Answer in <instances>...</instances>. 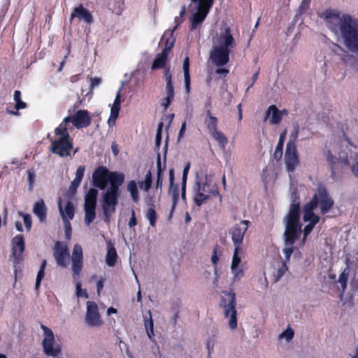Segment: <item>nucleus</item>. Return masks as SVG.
Instances as JSON below:
<instances>
[{
	"label": "nucleus",
	"instance_id": "nucleus-1",
	"mask_svg": "<svg viewBox=\"0 0 358 358\" xmlns=\"http://www.w3.org/2000/svg\"><path fill=\"white\" fill-rule=\"evenodd\" d=\"M327 28L340 39L350 52L358 54V18L329 8L320 15Z\"/></svg>",
	"mask_w": 358,
	"mask_h": 358
},
{
	"label": "nucleus",
	"instance_id": "nucleus-2",
	"mask_svg": "<svg viewBox=\"0 0 358 358\" xmlns=\"http://www.w3.org/2000/svg\"><path fill=\"white\" fill-rule=\"evenodd\" d=\"M93 185L101 190L110 187L103 194L102 210L104 220L108 222L112 214L115 211L117 204L118 190L124 182V175L116 171H109L106 166H100L92 173Z\"/></svg>",
	"mask_w": 358,
	"mask_h": 358
},
{
	"label": "nucleus",
	"instance_id": "nucleus-3",
	"mask_svg": "<svg viewBox=\"0 0 358 358\" xmlns=\"http://www.w3.org/2000/svg\"><path fill=\"white\" fill-rule=\"evenodd\" d=\"M334 203L333 199L327 190L324 188H320L313 199L304 206L303 220L304 222H308L309 223L304 227L303 240L306 239L320 220V217L315 214L314 209L318 207L320 213L326 214L332 208Z\"/></svg>",
	"mask_w": 358,
	"mask_h": 358
},
{
	"label": "nucleus",
	"instance_id": "nucleus-4",
	"mask_svg": "<svg viewBox=\"0 0 358 358\" xmlns=\"http://www.w3.org/2000/svg\"><path fill=\"white\" fill-rule=\"evenodd\" d=\"M285 230L284 232L285 248L282 253L285 261L288 262L293 252V244L301 233V224L299 222V204L291 206L289 213L284 218Z\"/></svg>",
	"mask_w": 358,
	"mask_h": 358
},
{
	"label": "nucleus",
	"instance_id": "nucleus-5",
	"mask_svg": "<svg viewBox=\"0 0 358 358\" xmlns=\"http://www.w3.org/2000/svg\"><path fill=\"white\" fill-rule=\"evenodd\" d=\"M192 190L193 201L199 207L219 196L218 187L213 174L196 173Z\"/></svg>",
	"mask_w": 358,
	"mask_h": 358
},
{
	"label": "nucleus",
	"instance_id": "nucleus-6",
	"mask_svg": "<svg viewBox=\"0 0 358 358\" xmlns=\"http://www.w3.org/2000/svg\"><path fill=\"white\" fill-rule=\"evenodd\" d=\"M71 129L72 127H65L64 123H60L55 129V137L51 140L50 146L52 153L58 155L61 157H66L70 155L73 143L68 130Z\"/></svg>",
	"mask_w": 358,
	"mask_h": 358
},
{
	"label": "nucleus",
	"instance_id": "nucleus-7",
	"mask_svg": "<svg viewBox=\"0 0 358 358\" xmlns=\"http://www.w3.org/2000/svg\"><path fill=\"white\" fill-rule=\"evenodd\" d=\"M174 43L175 38L172 32L165 31L160 40L161 45H164V48L160 54L157 55L156 58L153 61L152 65V70L165 67L168 55L173 47Z\"/></svg>",
	"mask_w": 358,
	"mask_h": 358
},
{
	"label": "nucleus",
	"instance_id": "nucleus-8",
	"mask_svg": "<svg viewBox=\"0 0 358 358\" xmlns=\"http://www.w3.org/2000/svg\"><path fill=\"white\" fill-rule=\"evenodd\" d=\"M192 1L196 6V10L190 19L189 29L192 31L196 29L205 20L213 5L214 0H192Z\"/></svg>",
	"mask_w": 358,
	"mask_h": 358
},
{
	"label": "nucleus",
	"instance_id": "nucleus-9",
	"mask_svg": "<svg viewBox=\"0 0 358 358\" xmlns=\"http://www.w3.org/2000/svg\"><path fill=\"white\" fill-rule=\"evenodd\" d=\"M222 303L224 317L229 319V327L231 329H235L237 327L235 294L226 292L223 296Z\"/></svg>",
	"mask_w": 358,
	"mask_h": 358
},
{
	"label": "nucleus",
	"instance_id": "nucleus-10",
	"mask_svg": "<svg viewBox=\"0 0 358 358\" xmlns=\"http://www.w3.org/2000/svg\"><path fill=\"white\" fill-rule=\"evenodd\" d=\"M98 191L94 188L89 189L85 197V223L91 224L96 217L95 208Z\"/></svg>",
	"mask_w": 358,
	"mask_h": 358
},
{
	"label": "nucleus",
	"instance_id": "nucleus-11",
	"mask_svg": "<svg viewBox=\"0 0 358 358\" xmlns=\"http://www.w3.org/2000/svg\"><path fill=\"white\" fill-rule=\"evenodd\" d=\"M213 46L230 51L236 46V41L229 27H224L213 38Z\"/></svg>",
	"mask_w": 358,
	"mask_h": 358
},
{
	"label": "nucleus",
	"instance_id": "nucleus-12",
	"mask_svg": "<svg viewBox=\"0 0 358 358\" xmlns=\"http://www.w3.org/2000/svg\"><path fill=\"white\" fill-rule=\"evenodd\" d=\"M85 322L88 327L92 328H99L103 324L98 306L94 301H88L86 303Z\"/></svg>",
	"mask_w": 358,
	"mask_h": 358
},
{
	"label": "nucleus",
	"instance_id": "nucleus-13",
	"mask_svg": "<svg viewBox=\"0 0 358 358\" xmlns=\"http://www.w3.org/2000/svg\"><path fill=\"white\" fill-rule=\"evenodd\" d=\"M71 122L77 129L88 127L91 123V117L87 110H79L74 115L66 117L61 123H64L65 127Z\"/></svg>",
	"mask_w": 358,
	"mask_h": 358
},
{
	"label": "nucleus",
	"instance_id": "nucleus-14",
	"mask_svg": "<svg viewBox=\"0 0 358 358\" xmlns=\"http://www.w3.org/2000/svg\"><path fill=\"white\" fill-rule=\"evenodd\" d=\"M44 338L43 339V348L44 352L48 356L55 357L60 352V347L55 345V336L52 331L45 325H41Z\"/></svg>",
	"mask_w": 358,
	"mask_h": 358
},
{
	"label": "nucleus",
	"instance_id": "nucleus-15",
	"mask_svg": "<svg viewBox=\"0 0 358 358\" xmlns=\"http://www.w3.org/2000/svg\"><path fill=\"white\" fill-rule=\"evenodd\" d=\"M12 258L13 259L15 273H17V265L22 261V253L24 251V241L22 235H17L11 241Z\"/></svg>",
	"mask_w": 358,
	"mask_h": 358
},
{
	"label": "nucleus",
	"instance_id": "nucleus-16",
	"mask_svg": "<svg viewBox=\"0 0 358 358\" xmlns=\"http://www.w3.org/2000/svg\"><path fill=\"white\" fill-rule=\"evenodd\" d=\"M248 220H243L234 224L229 230L235 247H241L246 231L248 229Z\"/></svg>",
	"mask_w": 358,
	"mask_h": 358
},
{
	"label": "nucleus",
	"instance_id": "nucleus-17",
	"mask_svg": "<svg viewBox=\"0 0 358 358\" xmlns=\"http://www.w3.org/2000/svg\"><path fill=\"white\" fill-rule=\"evenodd\" d=\"M286 169L289 173L293 172L299 165V157L296 145L287 143L285 154Z\"/></svg>",
	"mask_w": 358,
	"mask_h": 358
},
{
	"label": "nucleus",
	"instance_id": "nucleus-18",
	"mask_svg": "<svg viewBox=\"0 0 358 358\" xmlns=\"http://www.w3.org/2000/svg\"><path fill=\"white\" fill-rule=\"evenodd\" d=\"M53 255L58 266L66 267L69 257L68 246L66 243L57 241L53 249Z\"/></svg>",
	"mask_w": 358,
	"mask_h": 358
},
{
	"label": "nucleus",
	"instance_id": "nucleus-19",
	"mask_svg": "<svg viewBox=\"0 0 358 358\" xmlns=\"http://www.w3.org/2000/svg\"><path fill=\"white\" fill-rule=\"evenodd\" d=\"M287 110L285 109L280 110L278 109L275 105H271L267 108L264 120H268L271 124H278L282 117L287 115Z\"/></svg>",
	"mask_w": 358,
	"mask_h": 358
},
{
	"label": "nucleus",
	"instance_id": "nucleus-20",
	"mask_svg": "<svg viewBox=\"0 0 358 358\" xmlns=\"http://www.w3.org/2000/svg\"><path fill=\"white\" fill-rule=\"evenodd\" d=\"M229 52L230 51L227 50L213 46L210 52V59L215 65L217 66H224L229 61Z\"/></svg>",
	"mask_w": 358,
	"mask_h": 358
},
{
	"label": "nucleus",
	"instance_id": "nucleus-21",
	"mask_svg": "<svg viewBox=\"0 0 358 358\" xmlns=\"http://www.w3.org/2000/svg\"><path fill=\"white\" fill-rule=\"evenodd\" d=\"M72 271L76 275H79L83 266V249L78 244L73 247L71 256Z\"/></svg>",
	"mask_w": 358,
	"mask_h": 358
},
{
	"label": "nucleus",
	"instance_id": "nucleus-22",
	"mask_svg": "<svg viewBox=\"0 0 358 358\" xmlns=\"http://www.w3.org/2000/svg\"><path fill=\"white\" fill-rule=\"evenodd\" d=\"M121 91L122 87L119 88L116 93L115 100L110 106V114L108 120V124L110 127H113L115 124V121L118 117L120 110L121 108Z\"/></svg>",
	"mask_w": 358,
	"mask_h": 358
},
{
	"label": "nucleus",
	"instance_id": "nucleus-23",
	"mask_svg": "<svg viewBox=\"0 0 358 358\" xmlns=\"http://www.w3.org/2000/svg\"><path fill=\"white\" fill-rule=\"evenodd\" d=\"M47 207L43 199H39L34 203L33 213L41 222H45L47 218Z\"/></svg>",
	"mask_w": 358,
	"mask_h": 358
},
{
	"label": "nucleus",
	"instance_id": "nucleus-24",
	"mask_svg": "<svg viewBox=\"0 0 358 358\" xmlns=\"http://www.w3.org/2000/svg\"><path fill=\"white\" fill-rule=\"evenodd\" d=\"M79 17L87 24H91L93 21V18L88 10L85 8L83 6H79L74 8L73 13L71 15V20L74 17Z\"/></svg>",
	"mask_w": 358,
	"mask_h": 358
},
{
	"label": "nucleus",
	"instance_id": "nucleus-25",
	"mask_svg": "<svg viewBox=\"0 0 358 358\" xmlns=\"http://www.w3.org/2000/svg\"><path fill=\"white\" fill-rule=\"evenodd\" d=\"M287 269L286 262L281 260L275 262L272 271L274 281L278 282L285 275Z\"/></svg>",
	"mask_w": 358,
	"mask_h": 358
},
{
	"label": "nucleus",
	"instance_id": "nucleus-26",
	"mask_svg": "<svg viewBox=\"0 0 358 358\" xmlns=\"http://www.w3.org/2000/svg\"><path fill=\"white\" fill-rule=\"evenodd\" d=\"M59 206V210L60 215L63 219V221L69 220L70 221L72 220L74 217V207L71 202L68 201L64 208H62V203H61V199H59L58 202Z\"/></svg>",
	"mask_w": 358,
	"mask_h": 358
},
{
	"label": "nucleus",
	"instance_id": "nucleus-27",
	"mask_svg": "<svg viewBox=\"0 0 358 358\" xmlns=\"http://www.w3.org/2000/svg\"><path fill=\"white\" fill-rule=\"evenodd\" d=\"M209 134H211L217 129L218 120L216 117L212 115L210 111L208 110L206 111V117L204 121Z\"/></svg>",
	"mask_w": 358,
	"mask_h": 358
},
{
	"label": "nucleus",
	"instance_id": "nucleus-28",
	"mask_svg": "<svg viewBox=\"0 0 358 358\" xmlns=\"http://www.w3.org/2000/svg\"><path fill=\"white\" fill-rule=\"evenodd\" d=\"M164 79L166 80V96L169 97H174V87L171 81V73L169 69H164Z\"/></svg>",
	"mask_w": 358,
	"mask_h": 358
},
{
	"label": "nucleus",
	"instance_id": "nucleus-29",
	"mask_svg": "<svg viewBox=\"0 0 358 358\" xmlns=\"http://www.w3.org/2000/svg\"><path fill=\"white\" fill-rule=\"evenodd\" d=\"M127 189L129 192L132 201L137 203L139 201L137 182L135 180H130L127 183Z\"/></svg>",
	"mask_w": 358,
	"mask_h": 358
},
{
	"label": "nucleus",
	"instance_id": "nucleus-30",
	"mask_svg": "<svg viewBox=\"0 0 358 358\" xmlns=\"http://www.w3.org/2000/svg\"><path fill=\"white\" fill-rule=\"evenodd\" d=\"M189 58L187 57L183 62L182 69L184 71L185 86L187 93L190 90V75H189Z\"/></svg>",
	"mask_w": 358,
	"mask_h": 358
},
{
	"label": "nucleus",
	"instance_id": "nucleus-31",
	"mask_svg": "<svg viewBox=\"0 0 358 358\" xmlns=\"http://www.w3.org/2000/svg\"><path fill=\"white\" fill-rule=\"evenodd\" d=\"M117 259V252L115 247L109 244L108 245L106 262L109 266H113L115 264Z\"/></svg>",
	"mask_w": 358,
	"mask_h": 358
},
{
	"label": "nucleus",
	"instance_id": "nucleus-32",
	"mask_svg": "<svg viewBox=\"0 0 358 358\" xmlns=\"http://www.w3.org/2000/svg\"><path fill=\"white\" fill-rule=\"evenodd\" d=\"M210 134L217 142L221 148H225L228 143V139L222 132L217 130Z\"/></svg>",
	"mask_w": 358,
	"mask_h": 358
},
{
	"label": "nucleus",
	"instance_id": "nucleus-33",
	"mask_svg": "<svg viewBox=\"0 0 358 358\" xmlns=\"http://www.w3.org/2000/svg\"><path fill=\"white\" fill-rule=\"evenodd\" d=\"M287 131L285 130L280 134L278 145L275 148L273 156L275 159H279L282 155L283 143L286 136Z\"/></svg>",
	"mask_w": 358,
	"mask_h": 358
},
{
	"label": "nucleus",
	"instance_id": "nucleus-34",
	"mask_svg": "<svg viewBox=\"0 0 358 358\" xmlns=\"http://www.w3.org/2000/svg\"><path fill=\"white\" fill-rule=\"evenodd\" d=\"M294 336V329L290 327V325H288L286 329L278 335V339L279 341H285L287 343H288L293 339Z\"/></svg>",
	"mask_w": 358,
	"mask_h": 358
},
{
	"label": "nucleus",
	"instance_id": "nucleus-35",
	"mask_svg": "<svg viewBox=\"0 0 358 358\" xmlns=\"http://www.w3.org/2000/svg\"><path fill=\"white\" fill-rule=\"evenodd\" d=\"M231 271L233 275L234 281H239L244 276L243 265H231Z\"/></svg>",
	"mask_w": 358,
	"mask_h": 358
},
{
	"label": "nucleus",
	"instance_id": "nucleus-36",
	"mask_svg": "<svg viewBox=\"0 0 358 358\" xmlns=\"http://www.w3.org/2000/svg\"><path fill=\"white\" fill-rule=\"evenodd\" d=\"M152 177V173L149 170L145 176L144 180L140 181L138 182V185H139L140 188L142 189L145 192H148L149 191L150 188L151 187Z\"/></svg>",
	"mask_w": 358,
	"mask_h": 358
},
{
	"label": "nucleus",
	"instance_id": "nucleus-37",
	"mask_svg": "<svg viewBox=\"0 0 358 358\" xmlns=\"http://www.w3.org/2000/svg\"><path fill=\"white\" fill-rule=\"evenodd\" d=\"M169 194L171 195V196L172 198V208H171V214L173 213V211L176 207V205L178 201V199H179L178 185L169 187Z\"/></svg>",
	"mask_w": 358,
	"mask_h": 358
},
{
	"label": "nucleus",
	"instance_id": "nucleus-38",
	"mask_svg": "<svg viewBox=\"0 0 358 358\" xmlns=\"http://www.w3.org/2000/svg\"><path fill=\"white\" fill-rule=\"evenodd\" d=\"M243 250L241 247H235L231 265L241 266L242 264Z\"/></svg>",
	"mask_w": 358,
	"mask_h": 358
},
{
	"label": "nucleus",
	"instance_id": "nucleus-39",
	"mask_svg": "<svg viewBox=\"0 0 358 358\" xmlns=\"http://www.w3.org/2000/svg\"><path fill=\"white\" fill-rule=\"evenodd\" d=\"M149 315H150V317L148 319V318L144 319V324H145L148 336L149 337V338L150 340L152 341L153 337L155 336V334H154V330H153L154 324H153V321L152 320V315H151L150 311H149Z\"/></svg>",
	"mask_w": 358,
	"mask_h": 358
},
{
	"label": "nucleus",
	"instance_id": "nucleus-40",
	"mask_svg": "<svg viewBox=\"0 0 358 358\" xmlns=\"http://www.w3.org/2000/svg\"><path fill=\"white\" fill-rule=\"evenodd\" d=\"M157 181H156V184H155V187L157 189H158V188H162V182H163V173H162L161 159H160L159 155L157 157Z\"/></svg>",
	"mask_w": 358,
	"mask_h": 358
},
{
	"label": "nucleus",
	"instance_id": "nucleus-41",
	"mask_svg": "<svg viewBox=\"0 0 358 358\" xmlns=\"http://www.w3.org/2000/svg\"><path fill=\"white\" fill-rule=\"evenodd\" d=\"M217 343V339L215 336L209 337L206 342V348L207 350V358H211L214 352L215 346Z\"/></svg>",
	"mask_w": 358,
	"mask_h": 358
},
{
	"label": "nucleus",
	"instance_id": "nucleus-42",
	"mask_svg": "<svg viewBox=\"0 0 358 358\" xmlns=\"http://www.w3.org/2000/svg\"><path fill=\"white\" fill-rule=\"evenodd\" d=\"M14 101H15V108L17 110L24 109L26 108V103L21 100V92L19 90L14 92Z\"/></svg>",
	"mask_w": 358,
	"mask_h": 358
},
{
	"label": "nucleus",
	"instance_id": "nucleus-43",
	"mask_svg": "<svg viewBox=\"0 0 358 358\" xmlns=\"http://www.w3.org/2000/svg\"><path fill=\"white\" fill-rule=\"evenodd\" d=\"M146 218L149 220L151 226H155L157 220V213L154 208H150L147 210Z\"/></svg>",
	"mask_w": 358,
	"mask_h": 358
},
{
	"label": "nucleus",
	"instance_id": "nucleus-44",
	"mask_svg": "<svg viewBox=\"0 0 358 358\" xmlns=\"http://www.w3.org/2000/svg\"><path fill=\"white\" fill-rule=\"evenodd\" d=\"M18 215L23 218L24 224L27 231H29L31 228V217L29 214L24 213L21 211L18 212Z\"/></svg>",
	"mask_w": 358,
	"mask_h": 358
},
{
	"label": "nucleus",
	"instance_id": "nucleus-45",
	"mask_svg": "<svg viewBox=\"0 0 358 358\" xmlns=\"http://www.w3.org/2000/svg\"><path fill=\"white\" fill-rule=\"evenodd\" d=\"M348 279V271L347 269L344 270L342 273L339 275L338 282L341 284L343 291H344L347 286V282Z\"/></svg>",
	"mask_w": 358,
	"mask_h": 358
},
{
	"label": "nucleus",
	"instance_id": "nucleus-46",
	"mask_svg": "<svg viewBox=\"0 0 358 358\" xmlns=\"http://www.w3.org/2000/svg\"><path fill=\"white\" fill-rule=\"evenodd\" d=\"M299 127L298 124H296L294 126L293 131L290 134L289 140L287 143H291V144L295 145V142H296V141L298 138V135H299Z\"/></svg>",
	"mask_w": 358,
	"mask_h": 358
},
{
	"label": "nucleus",
	"instance_id": "nucleus-47",
	"mask_svg": "<svg viewBox=\"0 0 358 358\" xmlns=\"http://www.w3.org/2000/svg\"><path fill=\"white\" fill-rule=\"evenodd\" d=\"M27 174H28L29 189L30 190H31L33 189L34 184L35 182V178H36L35 171L33 169H29L27 171Z\"/></svg>",
	"mask_w": 358,
	"mask_h": 358
},
{
	"label": "nucleus",
	"instance_id": "nucleus-48",
	"mask_svg": "<svg viewBox=\"0 0 358 358\" xmlns=\"http://www.w3.org/2000/svg\"><path fill=\"white\" fill-rule=\"evenodd\" d=\"M76 295L78 297H84V298H88V294L87 292L86 289H81V284L80 282H78L76 284Z\"/></svg>",
	"mask_w": 358,
	"mask_h": 358
},
{
	"label": "nucleus",
	"instance_id": "nucleus-49",
	"mask_svg": "<svg viewBox=\"0 0 358 358\" xmlns=\"http://www.w3.org/2000/svg\"><path fill=\"white\" fill-rule=\"evenodd\" d=\"M64 229H65V236L67 240H70L71 237V225L70 221L65 220L64 221Z\"/></svg>",
	"mask_w": 358,
	"mask_h": 358
},
{
	"label": "nucleus",
	"instance_id": "nucleus-50",
	"mask_svg": "<svg viewBox=\"0 0 358 358\" xmlns=\"http://www.w3.org/2000/svg\"><path fill=\"white\" fill-rule=\"evenodd\" d=\"M85 171V166H79L76 170V178L74 179H76L77 180L82 181V179L84 176V173Z\"/></svg>",
	"mask_w": 358,
	"mask_h": 358
},
{
	"label": "nucleus",
	"instance_id": "nucleus-51",
	"mask_svg": "<svg viewBox=\"0 0 358 358\" xmlns=\"http://www.w3.org/2000/svg\"><path fill=\"white\" fill-rule=\"evenodd\" d=\"M163 123L160 122L158 124V128L155 137V143L157 146L160 145V142L162 140V131Z\"/></svg>",
	"mask_w": 358,
	"mask_h": 358
},
{
	"label": "nucleus",
	"instance_id": "nucleus-52",
	"mask_svg": "<svg viewBox=\"0 0 358 358\" xmlns=\"http://www.w3.org/2000/svg\"><path fill=\"white\" fill-rule=\"evenodd\" d=\"M173 99V98L167 96L161 99V106L163 107L164 110H167Z\"/></svg>",
	"mask_w": 358,
	"mask_h": 358
},
{
	"label": "nucleus",
	"instance_id": "nucleus-53",
	"mask_svg": "<svg viewBox=\"0 0 358 358\" xmlns=\"http://www.w3.org/2000/svg\"><path fill=\"white\" fill-rule=\"evenodd\" d=\"M81 181L77 180L76 179H74L69 187V193L73 194L76 193L77 188L79 187Z\"/></svg>",
	"mask_w": 358,
	"mask_h": 358
},
{
	"label": "nucleus",
	"instance_id": "nucleus-54",
	"mask_svg": "<svg viewBox=\"0 0 358 358\" xmlns=\"http://www.w3.org/2000/svg\"><path fill=\"white\" fill-rule=\"evenodd\" d=\"M44 277V271L40 269L37 273L36 279V284H35V288L37 289L41 284V282L42 279Z\"/></svg>",
	"mask_w": 358,
	"mask_h": 358
},
{
	"label": "nucleus",
	"instance_id": "nucleus-55",
	"mask_svg": "<svg viewBox=\"0 0 358 358\" xmlns=\"http://www.w3.org/2000/svg\"><path fill=\"white\" fill-rule=\"evenodd\" d=\"M189 168H190V164L188 163L186 164V166H185L183 171H182V183L187 182V174L189 171Z\"/></svg>",
	"mask_w": 358,
	"mask_h": 358
},
{
	"label": "nucleus",
	"instance_id": "nucleus-56",
	"mask_svg": "<svg viewBox=\"0 0 358 358\" xmlns=\"http://www.w3.org/2000/svg\"><path fill=\"white\" fill-rule=\"evenodd\" d=\"M169 187L178 185L177 184L174 183V170H173V169H171L169 171Z\"/></svg>",
	"mask_w": 358,
	"mask_h": 358
},
{
	"label": "nucleus",
	"instance_id": "nucleus-57",
	"mask_svg": "<svg viewBox=\"0 0 358 358\" xmlns=\"http://www.w3.org/2000/svg\"><path fill=\"white\" fill-rule=\"evenodd\" d=\"M185 131H186V122H184L182 124V126L180 127V129L179 131V133H178V141H180L181 138L183 137L185 133Z\"/></svg>",
	"mask_w": 358,
	"mask_h": 358
},
{
	"label": "nucleus",
	"instance_id": "nucleus-58",
	"mask_svg": "<svg viewBox=\"0 0 358 358\" xmlns=\"http://www.w3.org/2000/svg\"><path fill=\"white\" fill-rule=\"evenodd\" d=\"M342 164L347 165L348 162V156L345 152H342L339 155V157L338 159Z\"/></svg>",
	"mask_w": 358,
	"mask_h": 358
},
{
	"label": "nucleus",
	"instance_id": "nucleus-59",
	"mask_svg": "<svg viewBox=\"0 0 358 358\" xmlns=\"http://www.w3.org/2000/svg\"><path fill=\"white\" fill-rule=\"evenodd\" d=\"M229 69L226 68H218L216 69L215 73L217 74H219L220 76H222L224 77H226L227 75L229 73Z\"/></svg>",
	"mask_w": 358,
	"mask_h": 358
},
{
	"label": "nucleus",
	"instance_id": "nucleus-60",
	"mask_svg": "<svg viewBox=\"0 0 358 358\" xmlns=\"http://www.w3.org/2000/svg\"><path fill=\"white\" fill-rule=\"evenodd\" d=\"M100 83H101L100 78L94 77V78H91V84H90L91 88H94V87L99 86Z\"/></svg>",
	"mask_w": 358,
	"mask_h": 358
},
{
	"label": "nucleus",
	"instance_id": "nucleus-61",
	"mask_svg": "<svg viewBox=\"0 0 358 358\" xmlns=\"http://www.w3.org/2000/svg\"><path fill=\"white\" fill-rule=\"evenodd\" d=\"M137 224V222H136V217H135V212L134 210H131V217L129 222V226L130 227H133L134 226H136Z\"/></svg>",
	"mask_w": 358,
	"mask_h": 358
},
{
	"label": "nucleus",
	"instance_id": "nucleus-62",
	"mask_svg": "<svg viewBox=\"0 0 358 358\" xmlns=\"http://www.w3.org/2000/svg\"><path fill=\"white\" fill-rule=\"evenodd\" d=\"M327 158V159L331 162L332 169L334 168V166L336 165V158H334L331 152L329 150H327L326 152Z\"/></svg>",
	"mask_w": 358,
	"mask_h": 358
},
{
	"label": "nucleus",
	"instance_id": "nucleus-63",
	"mask_svg": "<svg viewBox=\"0 0 358 358\" xmlns=\"http://www.w3.org/2000/svg\"><path fill=\"white\" fill-rule=\"evenodd\" d=\"M111 150L115 156H117L119 153V149L117 145L115 143H113L111 145Z\"/></svg>",
	"mask_w": 358,
	"mask_h": 358
},
{
	"label": "nucleus",
	"instance_id": "nucleus-64",
	"mask_svg": "<svg viewBox=\"0 0 358 358\" xmlns=\"http://www.w3.org/2000/svg\"><path fill=\"white\" fill-rule=\"evenodd\" d=\"M351 169L355 176L358 179V161L352 166Z\"/></svg>",
	"mask_w": 358,
	"mask_h": 358
}]
</instances>
